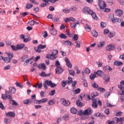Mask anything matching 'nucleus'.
Returning <instances> with one entry per match:
<instances>
[{
	"instance_id": "37998d69",
	"label": "nucleus",
	"mask_w": 124,
	"mask_h": 124,
	"mask_svg": "<svg viewBox=\"0 0 124 124\" xmlns=\"http://www.w3.org/2000/svg\"><path fill=\"white\" fill-rule=\"evenodd\" d=\"M76 48H80V46L81 45V43L79 41H76Z\"/></svg>"
},
{
	"instance_id": "b1692460",
	"label": "nucleus",
	"mask_w": 124,
	"mask_h": 124,
	"mask_svg": "<svg viewBox=\"0 0 124 124\" xmlns=\"http://www.w3.org/2000/svg\"><path fill=\"white\" fill-rule=\"evenodd\" d=\"M103 71L101 70H98L97 72H95V74L98 76H102L103 75Z\"/></svg>"
},
{
	"instance_id": "cd10ccee",
	"label": "nucleus",
	"mask_w": 124,
	"mask_h": 124,
	"mask_svg": "<svg viewBox=\"0 0 124 124\" xmlns=\"http://www.w3.org/2000/svg\"><path fill=\"white\" fill-rule=\"evenodd\" d=\"M96 77V75L95 74V72H94V74H91L90 76V79L91 80H93L94 79V78Z\"/></svg>"
},
{
	"instance_id": "6e6552de",
	"label": "nucleus",
	"mask_w": 124,
	"mask_h": 124,
	"mask_svg": "<svg viewBox=\"0 0 124 124\" xmlns=\"http://www.w3.org/2000/svg\"><path fill=\"white\" fill-rule=\"evenodd\" d=\"M55 72L57 74H62L63 72V69L62 68V67H57L55 69Z\"/></svg>"
},
{
	"instance_id": "4c0bfd02",
	"label": "nucleus",
	"mask_w": 124,
	"mask_h": 124,
	"mask_svg": "<svg viewBox=\"0 0 124 124\" xmlns=\"http://www.w3.org/2000/svg\"><path fill=\"white\" fill-rule=\"evenodd\" d=\"M7 55H8V56L9 57V59L10 60H11L12 58H13V54L12 53L10 52H6Z\"/></svg>"
},
{
	"instance_id": "2eb2a0df",
	"label": "nucleus",
	"mask_w": 124,
	"mask_h": 124,
	"mask_svg": "<svg viewBox=\"0 0 124 124\" xmlns=\"http://www.w3.org/2000/svg\"><path fill=\"white\" fill-rule=\"evenodd\" d=\"M38 68L40 69H43V70H46V69H47L46 65H45L44 63L39 64L38 65Z\"/></svg>"
},
{
	"instance_id": "f257e3e1",
	"label": "nucleus",
	"mask_w": 124,
	"mask_h": 124,
	"mask_svg": "<svg viewBox=\"0 0 124 124\" xmlns=\"http://www.w3.org/2000/svg\"><path fill=\"white\" fill-rule=\"evenodd\" d=\"M59 53V51L57 50H53L51 54H47L46 56L47 59H50V60H56L57 59V55Z\"/></svg>"
},
{
	"instance_id": "f3484780",
	"label": "nucleus",
	"mask_w": 124,
	"mask_h": 124,
	"mask_svg": "<svg viewBox=\"0 0 124 124\" xmlns=\"http://www.w3.org/2000/svg\"><path fill=\"white\" fill-rule=\"evenodd\" d=\"M6 117H10V118H14V117H15V113L13 112L10 111L8 113H6Z\"/></svg>"
},
{
	"instance_id": "5fc2aeb1",
	"label": "nucleus",
	"mask_w": 124,
	"mask_h": 124,
	"mask_svg": "<svg viewBox=\"0 0 124 124\" xmlns=\"http://www.w3.org/2000/svg\"><path fill=\"white\" fill-rule=\"evenodd\" d=\"M72 83V78H68V80L67 81V84H69Z\"/></svg>"
},
{
	"instance_id": "473e14b6",
	"label": "nucleus",
	"mask_w": 124,
	"mask_h": 124,
	"mask_svg": "<svg viewBox=\"0 0 124 124\" xmlns=\"http://www.w3.org/2000/svg\"><path fill=\"white\" fill-rule=\"evenodd\" d=\"M92 34L93 36H94V37H97V35H98L97 32H96L95 31H92Z\"/></svg>"
},
{
	"instance_id": "6e6d98bb",
	"label": "nucleus",
	"mask_w": 124,
	"mask_h": 124,
	"mask_svg": "<svg viewBox=\"0 0 124 124\" xmlns=\"http://www.w3.org/2000/svg\"><path fill=\"white\" fill-rule=\"evenodd\" d=\"M98 90L101 92V93H105V89L103 88H98Z\"/></svg>"
},
{
	"instance_id": "20e7f679",
	"label": "nucleus",
	"mask_w": 124,
	"mask_h": 124,
	"mask_svg": "<svg viewBox=\"0 0 124 124\" xmlns=\"http://www.w3.org/2000/svg\"><path fill=\"white\" fill-rule=\"evenodd\" d=\"M61 103L63 106H69L70 105V102L65 100L64 98H62L61 99Z\"/></svg>"
},
{
	"instance_id": "a878e982",
	"label": "nucleus",
	"mask_w": 124,
	"mask_h": 124,
	"mask_svg": "<svg viewBox=\"0 0 124 124\" xmlns=\"http://www.w3.org/2000/svg\"><path fill=\"white\" fill-rule=\"evenodd\" d=\"M16 92V89L13 87H10L9 88V93H15Z\"/></svg>"
},
{
	"instance_id": "412c9836",
	"label": "nucleus",
	"mask_w": 124,
	"mask_h": 124,
	"mask_svg": "<svg viewBox=\"0 0 124 124\" xmlns=\"http://www.w3.org/2000/svg\"><path fill=\"white\" fill-rule=\"evenodd\" d=\"M90 15H92L94 20H97L98 19V17L96 16L95 13L92 11V13H90Z\"/></svg>"
},
{
	"instance_id": "69168bd1",
	"label": "nucleus",
	"mask_w": 124,
	"mask_h": 124,
	"mask_svg": "<svg viewBox=\"0 0 124 124\" xmlns=\"http://www.w3.org/2000/svg\"><path fill=\"white\" fill-rule=\"evenodd\" d=\"M0 108L2 109V110H4V109H5L4 106H3V104H2V103H0Z\"/></svg>"
},
{
	"instance_id": "6ab92c4d",
	"label": "nucleus",
	"mask_w": 124,
	"mask_h": 124,
	"mask_svg": "<svg viewBox=\"0 0 124 124\" xmlns=\"http://www.w3.org/2000/svg\"><path fill=\"white\" fill-rule=\"evenodd\" d=\"M32 102H33L32 100L31 99H28L24 101V104H26V105L31 104H32Z\"/></svg>"
},
{
	"instance_id": "a19ab883",
	"label": "nucleus",
	"mask_w": 124,
	"mask_h": 124,
	"mask_svg": "<svg viewBox=\"0 0 124 124\" xmlns=\"http://www.w3.org/2000/svg\"><path fill=\"white\" fill-rule=\"evenodd\" d=\"M46 45H43L42 44H40L38 46V48L40 49H45L46 48Z\"/></svg>"
},
{
	"instance_id": "864d4df0",
	"label": "nucleus",
	"mask_w": 124,
	"mask_h": 124,
	"mask_svg": "<svg viewBox=\"0 0 124 124\" xmlns=\"http://www.w3.org/2000/svg\"><path fill=\"white\" fill-rule=\"evenodd\" d=\"M84 72L86 74H90V73H91V71H90V69H89V68H88L85 69Z\"/></svg>"
},
{
	"instance_id": "aec40b11",
	"label": "nucleus",
	"mask_w": 124,
	"mask_h": 124,
	"mask_svg": "<svg viewBox=\"0 0 124 124\" xmlns=\"http://www.w3.org/2000/svg\"><path fill=\"white\" fill-rule=\"evenodd\" d=\"M115 14L116 15H117V16H119V17H120V16H121V15L123 14V11H122V10H117L115 11Z\"/></svg>"
},
{
	"instance_id": "4468645a",
	"label": "nucleus",
	"mask_w": 124,
	"mask_h": 124,
	"mask_svg": "<svg viewBox=\"0 0 124 124\" xmlns=\"http://www.w3.org/2000/svg\"><path fill=\"white\" fill-rule=\"evenodd\" d=\"M103 70L105 71V72H110V71H112V68L108 65H107L103 68Z\"/></svg>"
},
{
	"instance_id": "bf43d9fd",
	"label": "nucleus",
	"mask_w": 124,
	"mask_h": 124,
	"mask_svg": "<svg viewBox=\"0 0 124 124\" xmlns=\"http://www.w3.org/2000/svg\"><path fill=\"white\" fill-rule=\"evenodd\" d=\"M47 100H48V99L47 98H43V99L40 100L41 103H45V102H46L47 101Z\"/></svg>"
},
{
	"instance_id": "13d9d810",
	"label": "nucleus",
	"mask_w": 124,
	"mask_h": 124,
	"mask_svg": "<svg viewBox=\"0 0 124 124\" xmlns=\"http://www.w3.org/2000/svg\"><path fill=\"white\" fill-rule=\"evenodd\" d=\"M104 44V42H101L98 43V47H101L102 46H103Z\"/></svg>"
},
{
	"instance_id": "c03bdc74",
	"label": "nucleus",
	"mask_w": 124,
	"mask_h": 124,
	"mask_svg": "<svg viewBox=\"0 0 124 124\" xmlns=\"http://www.w3.org/2000/svg\"><path fill=\"white\" fill-rule=\"evenodd\" d=\"M59 37H60V38L65 39L67 38V36L64 35V34L62 33L59 35Z\"/></svg>"
},
{
	"instance_id": "7c9ffc66",
	"label": "nucleus",
	"mask_w": 124,
	"mask_h": 124,
	"mask_svg": "<svg viewBox=\"0 0 124 124\" xmlns=\"http://www.w3.org/2000/svg\"><path fill=\"white\" fill-rule=\"evenodd\" d=\"M114 64L117 66H119V65H122V64H123V62L120 61H115L114 62Z\"/></svg>"
},
{
	"instance_id": "72a5a7b5",
	"label": "nucleus",
	"mask_w": 124,
	"mask_h": 124,
	"mask_svg": "<svg viewBox=\"0 0 124 124\" xmlns=\"http://www.w3.org/2000/svg\"><path fill=\"white\" fill-rule=\"evenodd\" d=\"M85 29L87 31H91L92 29H91V26H90L89 25L86 24L85 27Z\"/></svg>"
},
{
	"instance_id": "ea45409f",
	"label": "nucleus",
	"mask_w": 124,
	"mask_h": 124,
	"mask_svg": "<svg viewBox=\"0 0 124 124\" xmlns=\"http://www.w3.org/2000/svg\"><path fill=\"white\" fill-rule=\"evenodd\" d=\"M81 92V89L79 88H78L75 91H74V94H77V93H79Z\"/></svg>"
},
{
	"instance_id": "2f4dec72",
	"label": "nucleus",
	"mask_w": 124,
	"mask_h": 124,
	"mask_svg": "<svg viewBox=\"0 0 124 124\" xmlns=\"http://www.w3.org/2000/svg\"><path fill=\"white\" fill-rule=\"evenodd\" d=\"M29 56L28 55H24L21 58L22 62H25L27 59H28Z\"/></svg>"
},
{
	"instance_id": "de8ad7c7",
	"label": "nucleus",
	"mask_w": 124,
	"mask_h": 124,
	"mask_svg": "<svg viewBox=\"0 0 124 124\" xmlns=\"http://www.w3.org/2000/svg\"><path fill=\"white\" fill-rule=\"evenodd\" d=\"M115 33L110 32L109 34H108V37L109 38H112V37H114V36H115Z\"/></svg>"
},
{
	"instance_id": "4d7b16f0",
	"label": "nucleus",
	"mask_w": 124,
	"mask_h": 124,
	"mask_svg": "<svg viewBox=\"0 0 124 124\" xmlns=\"http://www.w3.org/2000/svg\"><path fill=\"white\" fill-rule=\"evenodd\" d=\"M55 66L56 67H61V63H60V62L56 61L55 62Z\"/></svg>"
},
{
	"instance_id": "dca6fc26",
	"label": "nucleus",
	"mask_w": 124,
	"mask_h": 124,
	"mask_svg": "<svg viewBox=\"0 0 124 124\" xmlns=\"http://www.w3.org/2000/svg\"><path fill=\"white\" fill-rule=\"evenodd\" d=\"M93 103L92 104V107H93V108H97V101L96 100V99H95V98H93Z\"/></svg>"
},
{
	"instance_id": "c9c22d12",
	"label": "nucleus",
	"mask_w": 124,
	"mask_h": 124,
	"mask_svg": "<svg viewBox=\"0 0 124 124\" xmlns=\"http://www.w3.org/2000/svg\"><path fill=\"white\" fill-rule=\"evenodd\" d=\"M98 95V93L97 92H94L91 93V96L93 99V98H94L95 96H97Z\"/></svg>"
},
{
	"instance_id": "3c124183",
	"label": "nucleus",
	"mask_w": 124,
	"mask_h": 124,
	"mask_svg": "<svg viewBox=\"0 0 124 124\" xmlns=\"http://www.w3.org/2000/svg\"><path fill=\"white\" fill-rule=\"evenodd\" d=\"M124 121V117L120 118V120L119 121V124H123Z\"/></svg>"
},
{
	"instance_id": "f03ea898",
	"label": "nucleus",
	"mask_w": 124,
	"mask_h": 124,
	"mask_svg": "<svg viewBox=\"0 0 124 124\" xmlns=\"http://www.w3.org/2000/svg\"><path fill=\"white\" fill-rule=\"evenodd\" d=\"M6 96L7 98L10 100V103H12V105H15V106H17L18 104L15 100H12V96H11V93H10L8 91H6Z\"/></svg>"
},
{
	"instance_id": "0eeeda50",
	"label": "nucleus",
	"mask_w": 124,
	"mask_h": 124,
	"mask_svg": "<svg viewBox=\"0 0 124 124\" xmlns=\"http://www.w3.org/2000/svg\"><path fill=\"white\" fill-rule=\"evenodd\" d=\"M114 49H115V46L112 44H110L106 47L107 51H112L114 50Z\"/></svg>"
},
{
	"instance_id": "338daca9",
	"label": "nucleus",
	"mask_w": 124,
	"mask_h": 124,
	"mask_svg": "<svg viewBox=\"0 0 124 124\" xmlns=\"http://www.w3.org/2000/svg\"><path fill=\"white\" fill-rule=\"evenodd\" d=\"M10 67H11V66H10V65H8L5 66L4 68V69H5V70H8V69H10Z\"/></svg>"
},
{
	"instance_id": "5701e85b",
	"label": "nucleus",
	"mask_w": 124,
	"mask_h": 124,
	"mask_svg": "<svg viewBox=\"0 0 124 124\" xmlns=\"http://www.w3.org/2000/svg\"><path fill=\"white\" fill-rule=\"evenodd\" d=\"M121 120V118L115 117L113 119V122L114 124H118L119 122H120V120Z\"/></svg>"
},
{
	"instance_id": "e433bc0d",
	"label": "nucleus",
	"mask_w": 124,
	"mask_h": 124,
	"mask_svg": "<svg viewBox=\"0 0 124 124\" xmlns=\"http://www.w3.org/2000/svg\"><path fill=\"white\" fill-rule=\"evenodd\" d=\"M71 112L72 114H76V113H77V109L75 108H71Z\"/></svg>"
},
{
	"instance_id": "8fccbe9b",
	"label": "nucleus",
	"mask_w": 124,
	"mask_h": 124,
	"mask_svg": "<svg viewBox=\"0 0 124 124\" xmlns=\"http://www.w3.org/2000/svg\"><path fill=\"white\" fill-rule=\"evenodd\" d=\"M69 74L72 76H75V72L73 70H71L69 71Z\"/></svg>"
},
{
	"instance_id": "09e8293b",
	"label": "nucleus",
	"mask_w": 124,
	"mask_h": 124,
	"mask_svg": "<svg viewBox=\"0 0 124 124\" xmlns=\"http://www.w3.org/2000/svg\"><path fill=\"white\" fill-rule=\"evenodd\" d=\"M73 40H74V41H77V40H78V35L74 34Z\"/></svg>"
},
{
	"instance_id": "1a4fd4ad",
	"label": "nucleus",
	"mask_w": 124,
	"mask_h": 124,
	"mask_svg": "<svg viewBox=\"0 0 124 124\" xmlns=\"http://www.w3.org/2000/svg\"><path fill=\"white\" fill-rule=\"evenodd\" d=\"M93 113V110L91 108H88L83 111V115H91Z\"/></svg>"
},
{
	"instance_id": "58836bf2",
	"label": "nucleus",
	"mask_w": 124,
	"mask_h": 124,
	"mask_svg": "<svg viewBox=\"0 0 124 124\" xmlns=\"http://www.w3.org/2000/svg\"><path fill=\"white\" fill-rule=\"evenodd\" d=\"M3 61H4V62L7 63L10 62V59H9L8 57H5Z\"/></svg>"
},
{
	"instance_id": "e2e57ef3",
	"label": "nucleus",
	"mask_w": 124,
	"mask_h": 124,
	"mask_svg": "<svg viewBox=\"0 0 124 124\" xmlns=\"http://www.w3.org/2000/svg\"><path fill=\"white\" fill-rule=\"evenodd\" d=\"M52 20L53 22H59L60 18H59V17H54L53 18Z\"/></svg>"
},
{
	"instance_id": "79ce46f5",
	"label": "nucleus",
	"mask_w": 124,
	"mask_h": 124,
	"mask_svg": "<svg viewBox=\"0 0 124 124\" xmlns=\"http://www.w3.org/2000/svg\"><path fill=\"white\" fill-rule=\"evenodd\" d=\"M11 47L12 50H13V51H17V50H18V47H17V46H15L14 45H12V46H11Z\"/></svg>"
},
{
	"instance_id": "0e129e2a",
	"label": "nucleus",
	"mask_w": 124,
	"mask_h": 124,
	"mask_svg": "<svg viewBox=\"0 0 124 124\" xmlns=\"http://www.w3.org/2000/svg\"><path fill=\"white\" fill-rule=\"evenodd\" d=\"M101 28H105V27H106V23L103 22H101Z\"/></svg>"
},
{
	"instance_id": "4be33fe9",
	"label": "nucleus",
	"mask_w": 124,
	"mask_h": 124,
	"mask_svg": "<svg viewBox=\"0 0 124 124\" xmlns=\"http://www.w3.org/2000/svg\"><path fill=\"white\" fill-rule=\"evenodd\" d=\"M16 46H17L18 50H22V48L25 47V45H24L23 44H20L17 45Z\"/></svg>"
},
{
	"instance_id": "774afa93",
	"label": "nucleus",
	"mask_w": 124,
	"mask_h": 124,
	"mask_svg": "<svg viewBox=\"0 0 124 124\" xmlns=\"http://www.w3.org/2000/svg\"><path fill=\"white\" fill-rule=\"evenodd\" d=\"M66 84H67V82L65 81H62V86L63 87H65Z\"/></svg>"
},
{
	"instance_id": "bb28decb",
	"label": "nucleus",
	"mask_w": 124,
	"mask_h": 124,
	"mask_svg": "<svg viewBox=\"0 0 124 124\" xmlns=\"http://www.w3.org/2000/svg\"><path fill=\"white\" fill-rule=\"evenodd\" d=\"M76 104L78 107H82V106H83V104L80 101V100H77Z\"/></svg>"
},
{
	"instance_id": "9d476101",
	"label": "nucleus",
	"mask_w": 124,
	"mask_h": 124,
	"mask_svg": "<svg viewBox=\"0 0 124 124\" xmlns=\"http://www.w3.org/2000/svg\"><path fill=\"white\" fill-rule=\"evenodd\" d=\"M46 83L47 84V86H50L51 88H54V87H57V85L55 83H53L51 81L48 80H46Z\"/></svg>"
},
{
	"instance_id": "9b49d317",
	"label": "nucleus",
	"mask_w": 124,
	"mask_h": 124,
	"mask_svg": "<svg viewBox=\"0 0 124 124\" xmlns=\"http://www.w3.org/2000/svg\"><path fill=\"white\" fill-rule=\"evenodd\" d=\"M104 80H105V84H107V82H110V77L108 75H104Z\"/></svg>"
},
{
	"instance_id": "c756f323",
	"label": "nucleus",
	"mask_w": 124,
	"mask_h": 124,
	"mask_svg": "<svg viewBox=\"0 0 124 124\" xmlns=\"http://www.w3.org/2000/svg\"><path fill=\"white\" fill-rule=\"evenodd\" d=\"M32 6L33 5L31 3L27 4L26 5V9H31V8Z\"/></svg>"
},
{
	"instance_id": "7ed1b4c3",
	"label": "nucleus",
	"mask_w": 124,
	"mask_h": 124,
	"mask_svg": "<svg viewBox=\"0 0 124 124\" xmlns=\"http://www.w3.org/2000/svg\"><path fill=\"white\" fill-rule=\"evenodd\" d=\"M82 12L83 13H84L85 14H91V13H93V11L90 9V8L88 7H85L82 9Z\"/></svg>"
},
{
	"instance_id": "680f3d73",
	"label": "nucleus",
	"mask_w": 124,
	"mask_h": 124,
	"mask_svg": "<svg viewBox=\"0 0 124 124\" xmlns=\"http://www.w3.org/2000/svg\"><path fill=\"white\" fill-rule=\"evenodd\" d=\"M56 93V91L55 90H52L49 92V95H54Z\"/></svg>"
},
{
	"instance_id": "f704fd0d",
	"label": "nucleus",
	"mask_w": 124,
	"mask_h": 124,
	"mask_svg": "<svg viewBox=\"0 0 124 124\" xmlns=\"http://www.w3.org/2000/svg\"><path fill=\"white\" fill-rule=\"evenodd\" d=\"M64 45H65V46H71V42L69 41H65L64 42Z\"/></svg>"
},
{
	"instance_id": "49530a36",
	"label": "nucleus",
	"mask_w": 124,
	"mask_h": 124,
	"mask_svg": "<svg viewBox=\"0 0 124 124\" xmlns=\"http://www.w3.org/2000/svg\"><path fill=\"white\" fill-rule=\"evenodd\" d=\"M55 104V101L54 99H52L48 101V105H53V104Z\"/></svg>"
},
{
	"instance_id": "f8f14e48",
	"label": "nucleus",
	"mask_w": 124,
	"mask_h": 124,
	"mask_svg": "<svg viewBox=\"0 0 124 124\" xmlns=\"http://www.w3.org/2000/svg\"><path fill=\"white\" fill-rule=\"evenodd\" d=\"M118 88L120 89L121 92H119L120 95H124V87L122 85H119Z\"/></svg>"
},
{
	"instance_id": "c85d7f7f",
	"label": "nucleus",
	"mask_w": 124,
	"mask_h": 124,
	"mask_svg": "<svg viewBox=\"0 0 124 124\" xmlns=\"http://www.w3.org/2000/svg\"><path fill=\"white\" fill-rule=\"evenodd\" d=\"M78 25H79L78 22L73 23L71 24V28H74V29H75V28H76V27H77V26Z\"/></svg>"
},
{
	"instance_id": "052dcab7",
	"label": "nucleus",
	"mask_w": 124,
	"mask_h": 124,
	"mask_svg": "<svg viewBox=\"0 0 124 124\" xmlns=\"http://www.w3.org/2000/svg\"><path fill=\"white\" fill-rule=\"evenodd\" d=\"M28 14L29 13L27 12L20 13V15H22V17H25V16H27Z\"/></svg>"
},
{
	"instance_id": "393cba45",
	"label": "nucleus",
	"mask_w": 124,
	"mask_h": 124,
	"mask_svg": "<svg viewBox=\"0 0 124 124\" xmlns=\"http://www.w3.org/2000/svg\"><path fill=\"white\" fill-rule=\"evenodd\" d=\"M50 31L51 34H52V35H56V34H57V30H56V29L54 28H52V29H51L50 30Z\"/></svg>"
},
{
	"instance_id": "603ef678",
	"label": "nucleus",
	"mask_w": 124,
	"mask_h": 124,
	"mask_svg": "<svg viewBox=\"0 0 124 124\" xmlns=\"http://www.w3.org/2000/svg\"><path fill=\"white\" fill-rule=\"evenodd\" d=\"M63 12H64V13H69V12H70V9H64L63 10Z\"/></svg>"
},
{
	"instance_id": "423d86ee",
	"label": "nucleus",
	"mask_w": 124,
	"mask_h": 124,
	"mask_svg": "<svg viewBox=\"0 0 124 124\" xmlns=\"http://www.w3.org/2000/svg\"><path fill=\"white\" fill-rule=\"evenodd\" d=\"M109 18V19H110V21H112L113 23H116V22H117V23H121V22H122V19L121 18L114 19V16H110Z\"/></svg>"
},
{
	"instance_id": "a18cd8bd",
	"label": "nucleus",
	"mask_w": 124,
	"mask_h": 124,
	"mask_svg": "<svg viewBox=\"0 0 124 124\" xmlns=\"http://www.w3.org/2000/svg\"><path fill=\"white\" fill-rule=\"evenodd\" d=\"M40 49L41 48H39L38 46H37V47L34 48V50L37 52V53H41L42 52V50H41Z\"/></svg>"
},
{
	"instance_id": "ddd939ff",
	"label": "nucleus",
	"mask_w": 124,
	"mask_h": 124,
	"mask_svg": "<svg viewBox=\"0 0 124 124\" xmlns=\"http://www.w3.org/2000/svg\"><path fill=\"white\" fill-rule=\"evenodd\" d=\"M64 60L65 61V62L67 65L70 68H71L72 67V64L71 63H70V61H69V60H68V58L67 57L65 58Z\"/></svg>"
},
{
	"instance_id": "a211bd4d",
	"label": "nucleus",
	"mask_w": 124,
	"mask_h": 124,
	"mask_svg": "<svg viewBox=\"0 0 124 124\" xmlns=\"http://www.w3.org/2000/svg\"><path fill=\"white\" fill-rule=\"evenodd\" d=\"M70 21H72V22H75V18L72 17L66 18V19L64 20V22H65V23H68V22H70Z\"/></svg>"
},
{
	"instance_id": "39448f33",
	"label": "nucleus",
	"mask_w": 124,
	"mask_h": 124,
	"mask_svg": "<svg viewBox=\"0 0 124 124\" xmlns=\"http://www.w3.org/2000/svg\"><path fill=\"white\" fill-rule=\"evenodd\" d=\"M98 5L101 9H104L106 7V4L104 1L98 0Z\"/></svg>"
}]
</instances>
